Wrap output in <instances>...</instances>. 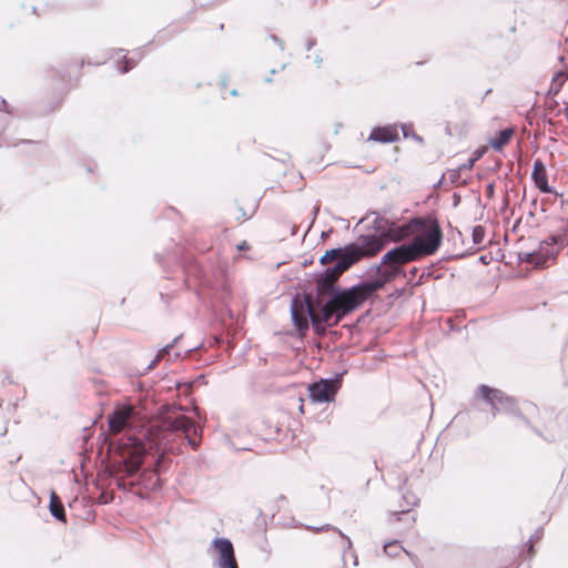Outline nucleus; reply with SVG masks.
Here are the masks:
<instances>
[{"label": "nucleus", "mask_w": 568, "mask_h": 568, "mask_svg": "<svg viewBox=\"0 0 568 568\" xmlns=\"http://www.w3.org/2000/svg\"><path fill=\"white\" fill-rule=\"evenodd\" d=\"M185 409L181 405H164L159 408L156 416L146 418L141 412L132 406H121L114 409L109 416V428L113 434L128 430L126 440L120 444L121 457L125 463L128 471H136L143 462L144 456L151 449L158 452H173L175 439L182 433L190 446L196 449L202 429L192 419L184 416Z\"/></svg>", "instance_id": "obj_1"}, {"label": "nucleus", "mask_w": 568, "mask_h": 568, "mask_svg": "<svg viewBox=\"0 0 568 568\" xmlns=\"http://www.w3.org/2000/svg\"><path fill=\"white\" fill-rule=\"evenodd\" d=\"M371 270L376 273L377 276L375 278L363 281L349 288L342 290L344 296V312H353L377 291L384 288L386 283L395 278V276L388 277L386 273L387 264H382V262L377 265H373Z\"/></svg>", "instance_id": "obj_6"}, {"label": "nucleus", "mask_w": 568, "mask_h": 568, "mask_svg": "<svg viewBox=\"0 0 568 568\" xmlns=\"http://www.w3.org/2000/svg\"><path fill=\"white\" fill-rule=\"evenodd\" d=\"M266 40H270L272 41L274 44H276L278 47V49L281 51H284L285 50V45H284V42L281 38H278L277 36L275 34H268Z\"/></svg>", "instance_id": "obj_24"}, {"label": "nucleus", "mask_w": 568, "mask_h": 568, "mask_svg": "<svg viewBox=\"0 0 568 568\" xmlns=\"http://www.w3.org/2000/svg\"><path fill=\"white\" fill-rule=\"evenodd\" d=\"M399 140V134L396 124H388L385 126H375L368 136V141L379 143H393Z\"/></svg>", "instance_id": "obj_11"}, {"label": "nucleus", "mask_w": 568, "mask_h": 568, "mask_svg": "<svg viewBox=\"0 0 568 568\" xmlns=\"http://www.w3.org/2000/svg\"><path fill=\"white\" fill-rule=\"evenodd\" d=\"M513 135H514V129H511V128H506L504 130H500L495 138L489 140V145L494 150L500 151L504 149V146H506L509 143Z\"/></svg>", "instance_id": "obj_15"}, {"label": "nucleus", "mask_w": 568, "mask_h": 568, "mask_svg": "<svg viewBox=\"0 0 568 568\" xmlns=\"http://www.w3.org/2000/svg\"><path fill=\"white\" fill-rule=\"evenodd\" d=\"M207 551L215 568H239L234 546L229 538H214Z\"/></svg>", "instance_id": "obj_8"}, {"label": "nucleus", "mask_w": 568, "mask_h": 568, "mask_svg": "<svg viewBox=\"0 0 568 568\" xmlns=\"http://www.w3.org/2000/svg\"><path fill=\"white\" fill-rule=\"evenodd\" d=\"M519 260L521 262H526L528 264L534 265V267H536V268H541V262H539V260L537 258V255H536L535 251L526 252V253H520L519 254Z\"/></svg>", "instance_id": "obj_20"}, {"label": "nucleus", "mask_w": 568, "mask_h": 568, "mask_svg": "<svg viewBox=\"0 0 568 568\" xmlns=\"http://www.w3.org/2000/svg\"><path fill=\"white\" fill-rule=\"evenodd\" d=\"M271 73H272V74H275V73H276V70H275V69H272V70H271Z\"/></svg>", "instance_id": "obj_41"}, {"label": "nucleus", "mask_w": 568, "mask_h": 568, "mask_svg": "<svg viewBox=\"0 0 568 568\" xmlns=\"http://www.w3.org/2000/svg\"><path fill=\"white\" fill-rule=\"evenodd\" d=\"M308 529H311V530H313V531H317V532H318V531H323V530H325V529H333V530H336V531L339 534V536H341L343 539H345L346 545H347V548H351V546H352V541H351V539H349L347 536H345L341 530H338V529H337V528H335V527H332V526H331V525H328V524H327V525H325V526H322V527H312V526H308Z\"/></svg>", "instance_id": "obj_22"}, {"label": "nucleus", "mask_w": 568, "mask_h": 568, "mask_svg": "<svg viewBox=\"0 0 568 568\" xmlns=\"http://www.w3.org/2000/svg\"><path fill=\"white\" fill-rule=\"evenodd\" d=\"M402 240L413 233H418L412 241L422 257L435 254L442 245L443 232L436 219L415 217L398 227Z\"/></svg>", "instance_id": "obj_4"}, {"label": "nucleus", "mask_w": 568, "mask_h": 568, "mask_svg": "<svg viewBox=\"0 0 568 568\" xmlns=\"http://www.w3.org/2000/svg\"><path fill=\"white\" fill-rule=\"evenodd\" d=\"M403 499L405 501V506H402L400 511H394L393 515L399 516L402 514L408 513L413 507L418 505L419 499L412 493H407L403 495Z\"/></svg>", "instance_id": "obj_19"}, {"label": "nucleus", "mask_w": 568, "mask_h": 568, "mask_svg": "<svg viewBox=\"0 0 568 568\" xmlns=\"http://www.w3.org/2000/svg\"><path fill=\"white\" fill-rule=\"evenodd\" d=\"M459 176H460V170H459V169H458V170L453 171V172L450 173V175H449V178H450V180H452V182H453V183H456V182L458 181Z\"/></svg>", "instance_id": "obj_28"}, {"label": "nucleus", "mask_w": 568, "mask_h": 568, "mask_svg": "<svg viewBox=\"0 0 568 568\" xmlns=\"http://www.w3.org/2000/svg\"><path fill=\"white\" fill-rule=\"evenodd\" d=\"M531 179H532L536 187L540 192L548 193V194L554 193V189L551 186H549V184H548L546 166L542 163V161L539 160V159H537L534 162V168H532V172H531Z\"/></svg>", "instance_id": "obj_13"}, {"label": "nucleus", "mask_w": 568, "mask_h": 568, "mask_svg": "<svg viewBox=\"0 0 568 568\" xmlns=\"http://www.w3.org/2000/svg\"><path fill=\"white\" fill-rule=\"evenodd\" d=\"M422 258L415 244L410 242L400 244L387 251L382 257V264H387L386 273L389 276H399L404 274L403 266L407 263Z\"/></svg>", "instance_id": "obj_7"}, {"label": "nucleus", "mask_w": 568, "mask_h": 568, "mask_svg": "<svg viewBox=\"0 0 568 568\" xmlns=\"http://www.w3.org/2000/svg\"><path fill=\"white\" fill-rule=\"evenodd\" d=\"M315 44H316V41H315L314 39H310V40H307L306 45H305V47H306V50H307V51L312 50V48H313Z\"/></svg>", "instance_id": "obj_30"}, {"label": "nucleus", "mask_w": 568, "mask_h": 568, "mask_svg": "<svg viewBox=\"0 0 568 568\" xmlns=\"http://www.w3.org/2000/svg\"><path fill=\"white\" fill-rule=\"evenodd\" d=\"M487 190H488V192H493L494 185L493 184H488Z\"/></svg>", "instance_id": "obj_37"}, {"label": "nucleus", "mask_w": 568, "mask_h": 568, "mask_svg": "<svg viewBox=\"0 0 568 568\" xmlns=\"http://www.w3.org/2000/svg\"><path fill=\"white\" fill-rule=\"evenodd\" d=\"M143 57V50L138 49L133 51V57L128 58L126 55L122 57V65H118V69L121 73L129 72L132 68H134L140 59Z\"/></svg>", "instance_id": "obj_17"}, {"label": "nucleus", "mask_w": 568, "mask_h": 568, "mask_svg": "<svg viewBox=\"0 0 568 568\" xmlns=\"http://www.w3.org/2000/svg\"><path fill=\"white\" fill-rule=\"evenodd\" d=\"M17 144L16 143H4V142H0V148H9V146H16Z\"/></svg>", "instance_id": "obj_32"}, {"label": "nucleus", "mask_w": 568, "mask_h": 568, "mask_svg": "<svg viewBox=\"0 0 568 568\" xmlns=\"http://www.w3.org/2000/svg\"><path fill=\"white\" fill-rule=\"evenodd\" d=\"M341 386L342 376L336 375L333 378H321L317 382L311 383L307 390L313 403H329L334 400Z\"/></svg>", "instance_id": "obj_9"}, {"label": "nucleus", "mask_w": 568, "mask_h": 568, "mask_svg": "<svg viewBox=\"0 0 568 568\" xmlns=\"http://www.w3.org/2000/svg\"><path fill=\"white\" fill-rule=\"evenodd\" d=\"M410 130V126L409 125H406V124H403L402 125V131H403V134L405 138H407L409 134H408V131Z\"/></svg>", "instance_id": "obj_31"}, {"label": "nucleus", "mask_w": 568, "mask_h": 568, "mask_svg": "<svg viewBox=\"0 0 568 568\" xmlns=\"http://www.w3.org/2000/svg\"><path fill=\"white\" fill-rule=\"evenodd\" d=\"M375 214L373 221V230L366 234H362L358 239L347 244V246L355 247L354 264L364 256H373L377 254L390 240L400 241L398 226L385 217Z\"/></svg>", "instance_id": "obj_3"}, {"label": "nucleus", "mask_w": 568, "mask_h": 568, "mask_svg": "<svg viewBox=\"0 0 568 568\" xmlns=\"http://www.w3.org/2000/svg\"><path fill=\"white\" fill-rule=\"evenodd\" d=\"M499 399H500V408L501 413L514 416L517 419L516 426H530L529 420L521 415L519 412L516 402L513 397L506 395L503 390L499 389Z\"/></svg>", "instance_id": "obj_12"}, {"label": "nucleus", "mask_w": 568, "mask_h": 568, "mask_svg": "<svg viewBox=\"0 0 568 568\" xmlns=\"http://www.w3.org/2000/svg\"><path fill=\"white\" fill-rule=\"evenodd\" d=\"M231 94H232V95H237V90H235V89H234V90H232V91H231Z\"/></svg>", "instance_id": "obj_38"}, {"label": "nucleus", "mask_w": 568, "mask_h": 568, "mask_svg": "<svg viewBox=\"0 0 568 568\" xmlns=\"http://www.w3.org/2000/svg\"><path fill=\"white\" fill-rule=\"evenodd\" d=\"M181 338V336H178L173 339L171 344L165 345L162 347L156 355H159L161 358H163L166 354L170 353L171 348L176 344V342Z\"/></svg>", "instance_id": "obj_23"}, {"label": "nucleus", "mask_w": 568, "mask_h": 568, "mask_svg": "<svg viewBox=\"0 0 568 568\" xmlns=\"http://www.w3.org/2000/svg\"><path fill=\"white\" fill-rule=\"evenodd\" d=\"M322 61H323V60H322V58L317 54V55L315 57V63L317 64V67H320V65H321Z\"/></svg>", "instance_id": "obj_33"}, {"label": "nucleus", "mask_w": 568, "mask_h": 568, "mask_svg": "<svg viewBox=\"0 0 568 568\" xmlns=\"http://www.w3.org/2000/svg\"><path fill=\"white\" fill-rule=\"evenodd\" d=\"M566 245L565 235H551L541 241L535 250L537 258L541 262V267L547 265L549 260H556L559 251Z\"/></svg>", "instance_id": "obj_10"}, {"label": "nucleus", "mask_w": 568, "mask_h": 568, "mask_svg": "<svg viewBox=\"0 0 568 568\" xmlns=\"http://www.w3.org/2000/svg\"><path fill=\"white\" fill-rule=\"evenodd\" d=\"M221 85L222 88H225L227 85V79L225 77L221 79Z\"/></svg>", "instance_id": "obj_34"}, {"label": "nucleus", "mask_w": 568, "mask_h": 568, "mask_svg": "<svg viewBox=\"0 0 568 568\" xmlns=\"http://www.w3.org/2000/svg\"><path fill=\"white\" fill-rule=\"evenodd\" d=\"M355 247L343 246L326 251L320 258L322 265H327L316 280V286L328 291V287H337L335 281L344 272L354 265Z\"/></svg>", "instance_id": "obj_5"}, {"label": "nucleus", "mask_w": 568, "mask_h": 568, "mask_svg": "<svg viewBox=\"0 0 568 568\" xmlns=\"http://www.w3.org/2000/svg\"><path fill=\"white\" fill-rule=\"evenodd\" d=\"M298 409H300V412H302V413H303V404H301V405H300V408H298Z\"/></svg>", "instance_id": "obj_40"}, {"label": "nucleus", "mask_w": 568, "mask_h": 568, "mask_svg": "<svg viewBox=\"0 0 568 568\" xmlns=\"http://www.w3.org/2000/svg\"><path fill=\"white\" fill-rule=\"evenodd\" d=\"M49 509H50L51 515L55 519L65 523V511H64L63 504H62L60 497L54 491H51V494H50Z\"/></svg>", "instance_id": "obj_16"}, {"label": "nucleus", "mask_w": 568, "mask_h": 568, "mask_svg": "<svg viewBox=\"0 0 568 568\" xmlns=\"http://www.w3.org/2000/svg\"><path fill=\"white\" fill-rule=\"evenodd\" d=\"M384 551L389 557H397L400 552H405L406 555L412 557V555L406 549H404V547L399 544L398 540L386 542L384 545Z\"/></svg>", "instance_id": "obj_18"}, {"label": "nucleus", "mask_w": 568, "mask_h": 568, "mask_svg": "<svg viewBox=\"0 0 568 568\" xmlns=\"http://www.w3.org/2000/svg\"><path fill=\"white\" fill-rule=\"evenodd\" d=\"M318 212H320V207H318V206H315V207H314V213H313V214H314L313 220H315V217H316V215L318 214Z\"/></svg>", "instance_id": "obj_35"}, {"label": "nucleus", "mask_w": 568, "mask_h": 568, "mask_svg": "<svg viewBox=\"0 0 568 568\" xmlns=\"http://www.w3.org/2000/svg\"><path fill=\"white\" fill-rule=\"evenodd\" d=\"M161 359H162V358H161L159 355H155V357H154V358L152 359V362L149 364L148 369H152V368H154Z\"/></svg>", "instance_id": "obj_29"}, {"label": "nucleus", "mask_w": 568, "mask_h": 568, "mask_svg": "<svg viewBox=\"0 0 568 568\" xmlns=\"http://www.w3.org/2000/svg\"><path fill=\"white\" fill-rule=\"evenodd\" d=\"M244 245H245V242L243 243V245H240L239 248L240 250L244 248Z\"/></svg>", "instance_id": "obj_42"}, {"label": "nucleus", "mask_w": 568, "mask_h": 568, "mask_svg": "<svg viewBox=\"0 0 568 568\" xmlns=\"http://www.w3.org/2000/svg\"><path fill=\"white\" fill-rule=\"evenodd\" d=\"M471 237H473L474 244H477V245L481 244L484 241V237H485V227L481 225L475 226L471 232Z\"/></svg>", "instance_id": "obj_21"}, {"label": "nucleus", "mask_w": 568, "mask_h": 568, "mask_svg": "<svg viewBox=\"0 0 568 568\" xmlns=\"http://www.w3.org/2000/svg\"><path fill=\"white\" fill-rule=\"evenodd\" d=\"M317 296L312 294L295 295L291 302V317L295 328L305 333L310 323L313 328L323 334L328 326H335L351 312H344V296L339 287H328V291L316 286Z\"/></svg>", "instance_id": "obj_2"}, {"label": "nucleus", "mask_w": 568, "mask_h": 568, "mask_svg": "<svg viewBox=\"0 0 568 568\" xmlns=\"http://www.w3.org/2000/svg\"><path fill=\"white\" fill-rule=\"evenodd\" d=\"M476 160H477L476 158L475 159H469L467 161V163H464L463 165L459 166V170H470L474 166Z\"/></svg>", "instance_id": "obj_26"}, {"label": "nucleus", "mask_w": 568, "mask_h": 568, "mask_svg": "<svg viewBox=\"0 0 568 568\" xmlns=\"http://www.w3.org/2000/svg\"><path fill=\"white\" fill-rule=\"evenodd\" d=\"M413 136H414V139H415V140H417V141H422V140H423L419 135H417V134H415V133L413 134Z\"/></svg>", "instance_id": "obj_36"}, {"label": "nucleus", "mask_w": 568, "mask_h": 568, "mask_svg": "<svg viewBox=\"0 0 568 568\" xmlns=\"http://www.w3.org/2000/svg\"><path fill=\"white\" fill-rule=\"evenodd\" d=\"M478 394L490 406L493 417L501 413L500 399L497 396L499 395V389L483 384L478 387Z\"/></svg>", "instance_id": "obj_14"}, {"label": "nucleus", "mask_w": 568, "mask_h": 568, "mask_svg": "<svg viewBox=\"0 0 568 568\" xmlns=\"http://www.w3.org/2000/svg\"><path fill=\"white\" fill-rule=\"evenodd\" d=\"M112 497L109 496L108 494L105 493H102L99 498H98V501L99 504H109L111 501Z\"/></svg>", "instance_id": "obj_25"}, {"label": "nucleus", "mask_w": 568, "mask_h": 568, "mask_svg": "<svg viewBox=\"0 0 568 568\" xmlns=\"http://www.w3.org/2000/svg\"><path fill=\"white\" fill-rule=\"evenodd\" d=\"M0 111H3L6 113H11V110L8 108V103L4 99L0 100Z\"/></svg>", "instance_id": "obj_27"}, {"label": "nucleus", "mask_w": 568, "mask_h": 568, "mask_svg": "<svg viewBox=\"0 0 568 568\" xmlns=\"http://www.w3.org/2000/svg\"><path fill=\"white\" fill-rule=\"evenodd\" d=\"M265 82H267V83L272 82V78H271V77H267V78L265 79Z\"/></svg>", "instance_id": "obj_39"}]
</instances>
